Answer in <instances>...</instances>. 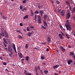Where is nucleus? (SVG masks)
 <instances>
[{
  "mask_svg": "<svg viewBox=\"0 0 75 75\" xmlns=\"http://www.w3.org/2000/svg\"><path fill=\"white\" fill-rule=\"evenodd\" d=\"M24 74H25V75H28V73H24Z\"/></svg>",
  "mask_w": 75,
  "mask_h": 75,
  "instance_id": "54",
  "label": "nucleus"
},
{
  "mask_svg": "<svg viewBox=\"0 0 75 75\" xmlns=\"http://www.w3.org/2000/svg\"><path fill=\"white\" fill-rule=\"evenodd\" d=\"M28 70H27V69L25 68V69L24 70V73H26L27 72Z\"/></svg>",
  "mask_w": 75,
  "mask_h": 75,
  "instance_id": "25",
  "label": "nucleus"
},
{
  "mask_svg": "<svg viewBox=\"0 0 75 75\" xmlns=\"http://www.w3.org/2000/svg\"><path fill=\"white\" fill-rule=\"evenodd\" d=\"M38 68V69H39V70H40V67L39 66H38V67H37Z\"/></svg>",
  "mask_w": 75,
  "mask_h": 75,
  "instance_id": "45",
  "label": "nucleus"
},
{
  "mask_svg": "<svg viewBox=\"0 0 75 75\" xmlns=\"http://www.w3.org/2000/svg\"><path fill=\"white\" fill-rule=\"evenodd\" d=\"M0 35L2 37H4V34H0Z\"/></svg>",
  "mask_w": 75,
  "mask_h": 75,
  "instance_id": "41",
  "label": "nucleus"
},
{
  "mask_svg": "<svg viewBox=\"0 0 75 75\" xmlns=\"http://www.w3.org/2000/svg\"><path fill=\"white\" fill-rule=\"evenodd\" d=\"M28 75H32V74L31 73H28Z\"/></svg>",
  "mask_w": 75,
  "mask_h": 75,
  "instance_id": "59",
  "label": "nucleus"
},
{
  "mask_svg": "<svg viewBox=\"0 0 75 75\" xmlns=\"http://www.w3.org/2000/svg\"><path fill=\"white\" fill-rule=\"evenodd\" d=\"M56 1V2L57 3V2H58V4H59L60 3L59 1H58V0H57V1Z\"/></svg>",
  "mask_w": 75,
  "mask_h": 75,
  "instance_id": "46",
  "label": "nucleus"
},
{
  "mask_svg": "<svg viewBox=\"0 0 75 75\" xmlns=\"http://www.w3.org/2000/svg\"><path fill=\"white\" fill-rule=\"evenodd\" d=\"M28 44H26L25 45V48H26V49H27V48H28Z\"/></svg>",
  "mask_w": 75,
  "mask_h": 75,
  "instance_id": "29",
  "label": "nucleus"
},
{
  "mask_svg": "<svg viewBox=\"0 0 75 75\" xmlns=\"http://www.w3.org/2000/svg\"><path fill=\"white\" fill-rule=\"evenodd\" d=\"M2 18H3V19H5V20H6V19H7V17L4 16H3Z\"/></svg>",
  "mask_w": 75,
  "mask_h": 75,
  "instance_id": "31",
  "label": "nucleus"
},
{
  "mask_svg": "<svg viewBox=\"0 0 75 75\" xmlns=\"http://www.w3.org/2000/svg\"><path fill=\"white\" fill-rule=\"evenodd\" d=\"M42 44L43 45H46V43H42Z\"/></svg>",
  "mask_w": 75,
  "mask_h": 75,
  "instance_id": "58",
  "label": "nucleus"
},
{
  "mask_svg": "<svg viewBox=\"0 0 75 75\" xmlns=\"http://www.w3.org/2000/svg\"><path fill=\"white\" fill-rule=\"evenodd\" d=\"M54 75H58V74L57 73H54Z\"/></svg>",
  "mask_w": 75,
  "mask_h": 75,
  "instance_id": "64",
  "label": "nucleus"
},
{
  "mask_svg": "<svg viewBox=\"0 0 75 75\" xmlns=\"http://www.w3.org/2000/svg\"><path fill=\"white\" fill-rule=\"evenodd\" d=\"M43 21L44 23L45 24L44 26H45V27H48V25H47V23H46V22H45V21H44V20H43Z\"/></svg>",
  "mask_w": 75,
  "mask_h": 75,
  "instance_id": "10",
  "label": "nucleus"
},
{
  "mask_svg": "<svg viewBox=\"0 0 75 75\" xmlns=\"http://www.w3.org/2000/svg\"><path fill=\"white\" fill-rule=\"evenodd\" d=\"M69 8H70V10H71V5H69Z\"/></svg>",
  "mask_w": 75,
  "mask_h": 75,
  "instance_id": "48",
  "label": "nucleus"
},
{
  "mask_svg": "<svg viewBox=\"0 0 75 75\" xmlns=\"http://www.w3.org/2000/svg\"><path fill=\"white\" fill-rule=\"evenodd\" d=\"M71 62H72V60L70 59L68 61V65H70L71 64Z\"/></svg>",
  "mask_w": 75,
  "mask_h": 75,
  "instance_id": "12",
  "label": "nucleus"
},
{
  "mask_svg": "<svg viewBox=\"0 0 75 75\" xmlns=\"http://www.w3.org/2000/svg\"><path fill=\"white\" fill-rule=\"evenodd\" d=\"M60 33H61L62 34V35L63 36H65V35H64V34L63 33H62V32H60Z\"/></svg>",
  "mask_w": 75,
  "mask_h": 75,
  "instance_id": "43",
  "label": "nucleus"
},
{
  "mask_svg": "<svg viewBox=\"0 0 75 75\" xmlns=\"http://www.w3.org/2000/svg\"><path fill=\"white\" fill-rule=\"evenodd\" d=\"M59 27L61 28V29H62L63 28V27H62V26L61 25H59Z\"/></svg>",
  "mask_w": 75,
  "mask_h": 75,
  "instance_id": "37",
  "label": "nucleus"
},
{
  "mask_svg": "<svg viewBox=\"0 0 75 75\" xmlns=\"http://www.w3.org/2000/svg\"><path fill=\"white\" fill-rule=\"evenodd\" d=\"M3 40L5 43L6 44H8V42H7V41L6 40V39H5L4 38H3Z\"/></svg>",
  "mask_w": 75,
  "mask_h": 75,
  "instance_id": "16",
  "label": "nucleus"
},
{
  "mask_svg": "<svg viewBox=\"0 0 75 75\" xmlns=\"http://www.w3.org/2000/svg\"><path fill=\"white\" fill-rule=\"evenodd\" d=\"M39 13L38 10H36L35 12V14H38Z\"/></svg>",
  "mask_w": 75,
  "mask_h": 75,
  "instance_id": "32",
  "label": "nucleus"
},
{
  "mask_svg": "<svg viewBox=\"0 0 75 75\" xmlns=\"http://www.w3.org/2000/svg\"><path fill=\"white\" fill-rule=\"evenodd\" d=\"M20 8L21 9V10H22L23 9V6L21 5L20 6Z\"/></svg>",
  "mask_w": 75,
  "mask_h": 75,
  "instance_id": "33",
  "label": "nucleus"
},
{
  "mask_svg": "<svg viewBox=\"0 0 75 75\" xmlns=\"http://www.w3.org/2000/svg\"><path fill=\"white\" fill-rule=\"evenodd\" d=\"M25 58L26 60L28 61V59H29V57H28V56H26L25 57Z\"/></svg>",
  "mask_w": 75,
  "mask_h": 75,
  "instance_id": "23",
  "label": "nucleus"
},
{
  "mask_svg": "<svg viewBox=\"0 0 75 75\" xmlns=\"http://www.w3.org/2000/svg\"><path fill=\"white\" fill-rule=\"evenodd\" d=\"M12 49L11 48V50H10V51L11 52V55H13V51H12Z\"/></svg>",
  "mask_w": 75,
  "mask_h": 75,
  "instance_id": "28",
  "label": "nucleus"
},
{
  "mask_svg": "<svg viewBox=\"0 0 75 75\" xmlns=\"http://www.w3.org/2000/svg\"><path fill=\"white\" fill-rule=\"evenodd\" d=\"M12 47L13 48L14 50L16 49V46L15 45V44H14V43H13Z\"/></svg>",
  "mask_w": 75,
  "mask_h": 75,
  "instance_id": "17",
  "label": "nucleus"
},
{
  "mask_svg": "<svg viewBox=\"0 0 75 75\" xmlns=\"http://www.w3.org/2000/svg\"><path fill=\"white\" fill-rule=\"evenodd\" d=\"M16 32H17V33H20V34H23L20 30H16Z\"/></svg>",
  "mask_w": 75,
  "mask_h": 75,
  "instance_id": "20",
  "label": "nucleus"
},
{
  "mask_svg": "<svg viewBox=\"0 0 75 75\" xmlns=\"http://www.w3.org/2000/svg\"><path fill=\"white\" fill-rule=\"evenodd\" d=\"M9 55V57H12V55L13 54H11H11H10V53L8 54Z\"/></svg>",
  "mask_w": 75,
  "mask_h": 75,
  "instance_id": "42",
  "label": "nucleus"
},
{
  "mask_svg": "<svg viewBox=\"0 0 75 75\" xmlns=\"http://www.w3.org/2000/svg\"><path fill=\"white\" fill-rule=\"evenodd\" d=\"M66 27V28L67 30H69V31H71L72 28V26H71V25H70L69 26H67Z\"/></svg>",
  "mask_w": 75,
  "mask_h": 75,
  "instance_id": "1",
  "label": "nucleus"
},
{
  "mask_svg": "<svg viewBox=\"0 0 75 75\" xmlns=\"http://www.w3.org/2000/svg\"><path fill=\"white\" fill-rule=\"evenodd\" d=\"M40 72L42 74V70H40Z\"/></svg>",
  "mask_w": 75,
  "mask_h": 75,
  "instance_id": "62",
  "label": "nucleus"
},
{
  "mask_svg": "<svg viewBox=\"0 0 75 75\" xmlns=\"http://www.w3.org/2000/svg\"><path fill=\"white\" fill-rule=\"evenodd\" d=\"M59 65H56L55 66H54L53 67V69H57L58 68V67H59Z\"/></svg>",
  "mask_w": 75,
  "mask_h": 75,
  "instance_id": "11",
  "label": "nucleus"
},
{
  "mask_svg": "<svg viewBox=\"0 0 75 75\" xmlns=\"http://www.w3.org/2000/svg\"><path fill=\"white\" fill-rule=\"evenodd\" d=\"M35 20H37V14H35Z\"/></svg>",
  "mask_w": 75,
  "mask_h": 75,
  "instance_id": "40",
  "label": "nucleus"
},
{
  "mask_svg": "<svg viewBox=\"0 0 75 75\" xmlns=\"http://www.w3.org/2000/svg\"><path fill=\"white\" fill-rule=\"evenodd\" d=\"M34 16V13H31L30 14V16Z\"/></svg>",
  "mask_w": 75,
  "mask_h": 75,
  "instance_id": "38",
  "label": "nucleus"
},
{
  "mask_svg": "<svg viewBox=\"0 0 75 75\" xmlns=\"http://www.w3.org/2000/svg\"><path fill=\"white\" fill-rule=\"evenodd\" d=\"M43 17L45 21L46 20H47V18L48 17V16L46 15H44L43 16Z\"/></svg>",
  "mask_w": 75,
  "mask_h": 75,
  "instance_id": "9",
  "label": "nucleus"
},
{
  "mask_svg": "<svg viewBox=\"0 0 75 75\" xmlns=\"http://www.w3.org/2000/svg\"><path fill=\"white\" fill-rule=\"evenodd\" d=\"M35 70H38V68L37 67H35Z\"/></svg>",
  "mask_w": 75,
  "mask_h": 75,
  "instance_id": "52",
  "label": "nucleus"
},
{
  "mask_svg": "<svg viewBox=\"0 0 75 75\" xmlns=\"http://www.w3.org/2000/svg\"><path fill=\"white\" fill-rule=\"evenodd\" d=\"M3 64H4V65H7V63L4 62Z\"/></svg>",
  "mask_w": 75,
  "mask_h": 75,
  "instance_id": "53",
  "label": "nucleus"
},
{
  "mask_svg": "<svg viewBox=\"0 0 75 75\" xmlns=\"http://www.w3.org/2000/svg\"><path fill=\"white\" fill-rule=\"evenodd\" d=\"M41 58L42 60L44 59H45V57H44V56H42L41 57Z\"/></svg>",
  "mask_w": 75,
  "mask_h": 75,
  "instance_id": "34",
  "label": "nucleus"
},
{
  "mask_svg": "<svg viewBox=\"0 0 75 75\" xmlns=\"http://www.w3.org/2000/svg\"><path fill=\"white\" fill-rule=\"evenodd\" d=\"M48 71H47L45 70L44 71V72L45 74H47Z\"/></svg>",
  "mask_w": 75,
  "mask_h": 75,
  "instance_id": "26",
  "label": "nucleus"
},
{
  "mask_svg": "<svg viewBox=\"0 0 75 75\" xmlns=\"http://www.w3.org/2000/svg\"><path fill=\"white\" fill-rule=\"evenodd\" d=\"M65 12L64 10H63L61 12V15L62 16H64V15H65Z\"/></svg>",
  "mask_w": 75,
  "mask_h": 75,
  "instance_id": "6",
  "label": "nucleus"
},
{
  "mask_svg": "<svg viewBox=\"0 0 75 75\" xmlns=\"http://www.w3.org/2000/svg\"><path fill=\"white\" fill-rule=\"evenodd\" d=\"M59 37L60 39H63V36L61 35V33L59 34Z\"/></svg>",
  "mask_w": 75,
  "mask_h": 75,
  "instance_id": "13",
  "label": "nucleus"
},
{
  "mask_svg": "<svg viewBox=\"0 0 75 75\" xmlns=\"http://www.w3.org/2000/svg\"><path fill=\"white\" fill-rule=\"evenodd\" d=\"M75 8H73V11H75Z\"/></svg>",
  "mask_w": 75,
  "mask_h": 75,
  "instance_id": "55",
  "label": "nucleus"
},
{
  "mask_svg": "<svg viewBox=\"0 0 75 75\" xmlns=\"http://www.w3.org/2000/svg\"><path fill=\"white\" fill-rule=\"evenodd\" d=\"M70 16H71V15L70 13H68L66 15V17L67 19H69L70 18Z\"/></svg>",
  "mask_w": 75,
  "mask_h": 75,
  "instance_id": "3",
  "label": "nucleus"
},
{
  "mask_svg": "<svg viewBox=\"0 0 75 75\" xmlns=\"http://www.w3.org/2000/svg\"><path fill=\"white\" fill-rule=\"evenodd\" d=\"M27 35L28 36V37H30L31 35L33 34V33L31 32H28L27 33Z\"/></svg>",
  "mask_w": 75,
  "mask_h": 75,
  "instance_id": "7",
  "label": "nucleus"
},
{
  "mask_svg": "<svg viewBox=\"0 0 75 75\" xmlns=\"http://www.w3.org/2000/svg\"><path fill=\"white\" fill-rule=\"evenodd\" d=\"M14 50L16 53V54H17V51L16 50V49H14Z\"/></svg>",
  "mask_w": 75,
  "mask_h": 75,
  "instance_id": "50",
  "label": "nucleus"
},
{
  "mask_svg": "<svg viewBox=\"0 0 75 75\" xmlns=\"http://www.w3.org/2000/svg\"><path fill=\"white\" fill-rule=\"evenodd\" d=\"M27 30L28 31H30V28L28 27H27Z\"/></svg>",
  "mask_w": 75,
  "mask_h": 75,
  "instance_id": "30",
  "label": "nucleus"
},
{
  "mask_svg": "<svg viewBox=\"0 0 75 75\" xmlns=\"http://www.w3.org/2000/svg\"><path fill=\"white\" fill-rule=\"evenodd\" d=\"M25 17L26 18H28V15H25Z\"/></svg>",
  "mask_w": 75,
  "mask_h": 75,
  "instance_id": "49",
  "label": "nucleus"
},
{
  "mask_svg": "<svg viewBox=\"0 0 75 75\" xmlns=\"http://www.w3.org/2000/svg\"><path fill=\"white\" fill-rule=\"evenodd\" d=\"M41 28H43V29H44L45 30H46V27L44 26L43 25H41Z\"/></svg>",
  "mask_w": 75,
  "mask_h": 75,
  "instance_id": "24",
  "label": "nucleus"
},
{
  "mask_svg": "<svg viewBox=\"0 0 75 75\" xmlns=\"http://www.w3.org/2000/svg\"><path fill=\"white\" fill-rule=\"evenodd\" d=\"M40 15L41 16H42L43 14H44V11L43 10H40Z\"/></svg>",
  "mask_w": 75,
  "mask_h": 75,
  "instance_id": "8",
  "label": "nucleus"
},
{
  "mask_svg": "<svg viewBox=\"0 0 75 75\" xmlns=\"http://www.w3.org/2000/svg\"><path fill=\"white\" fill-rule=\"evenodd\" d=\"M4 35L5 38H8V34L7 32L6 31L4 32Z\"/></svg>",
  "mask_w": 75,
  "mask_h": 75,
  "instance_id": "4",
  "label": "nucleus"
},
{
  "mask_svg": "<svg viewBox=\"0 0 75 75\" xmlns=\"http://www.w3.org/2000/svg\"><path fill=\"white\" fill-rule=\"evenodd\" d=\"M34 50H37V48H35V47H34Z\"/></svg>",
  "mask_w": 75,
  "mask_h": 75,
  "instance_id": "60",
  "label": "nucleus"
},
{
  "mask_svg": "<svg viewBox=\"0 0 75 75\" xmlns=\"http://www.w3.org/2000/svg\"><path fill=\"white\" fill-rule=\"evenodd\" d=\"M43 6L42 5H38V7L39 9H41L43 7Z\"/></svg>",
  "mask_w": 75,
  "mask_h": 75,
  "instance_id": "14",
  "label": "nucleus"
},
{
  "mask_svg": "<svg viewBox=\"0 0 75 75\" xmlns=\"http://www.w3.org/2000/svg\"><path fill=\"white\" fill-rule=\"evenodd\" d=\"M61 71H59V74H61Z\"/></svg>",
  "mask_w": 75,
  "mask_h": 75,
  "instance_id": "56",
  "label": "nucleus"
},
{
  "mask_svg": "<svg viewBox=\"0 0 75 75\" xmlns=\"http://www.w3.org/2000/svg\"><path fill=\"white\" fill-rule=\"evenodd\" d=\"M20 26H21V27H22L23 25V24L21 23H20Z\"/></svg>",
  "mask_w": 75,
  "mask_h": 75,
  "instance_id": "51",
  "label": "nucleus"
},
{
  "mask_svg": "<svg viewBox=\"0 0 75 75\" xmlns=\"http://www.w3.org/2000/svg\"><path fill=\"white\" fill-rule=\"evenodd\" d=\"M21 61H24V59H21Z\"/></svg>",
  "mask_w": 75,
  "mask_h": 75,
  "instance_id": "57",
  "label": "nucleus"
},
{
  "mask_svg": "<svg viewBox=\"0 0 75 75\" xmlns=\"http://www.w3.org/2000/svg\"><path fill=\"white\" fill-rule=\"evenodd\" d=\"M37 17L38 20V19H41V17H40V15H38Z\"/></svg>",
  "mask_w": 75,
  "mask_h": 75,
  "instance_id": "27",
  "label": "nucleus"
},
{
  "mask_svg": "<svg viewBox=\"0 0 75 75\" xmlns=\"http://www.w3.org/2000/svg\"><path fill=\"white\" fill-rule=\"evenodd\" d=\"M18 54L19 55L20 57V58H22V57L23 56V55L21 53H20V54H19V53H18Z\"/></svg>",
  "mask_w": 75,
  "mask_h": 75,
  "instance_id": "22",
  "label": "nucleus"
},
{
  "mask_svg": "<svg viewBox=\"0 0 75 75\" xmlns=\"http://www.w3.org/2000/svg\"><path fill=\"white\" fill-rule=\"evenodd\" d=\"M4 45L5 46V47H7V45H6V44H5V43H4Z\"/></svg>",
  "mask_w": 75,
  "mask_h": 75,
  "instance_id": "47",
  "label": "nucleus"
},
{
  "mask_svg": "<svg viewBox=\"0 0 75 75\" xmlns=\"http://www.w3.org/2000/svg\"><path fill=\"white\" fill-rule=\"evenodd\" d=\"M30 28H34V26H30L29 27Z\"/></svg>",
  "mask_w": 75,
  "mask_h": 75,
  "instance_id": "44",
  "label": "nucleus"
},
{
  "mask_svg": "<svg viewBox=\"0 0 75 75\" xmlns=\"http://www.w3.org/2000/svg\"><path fill=\"white\" fill-rule=\"evenodd\" d=\"M66 3H67V5H70V4H69V2L67 1V2H66Z\"/></svg>",
  "mask_w": 75,
  "mask_h": 75,
  "instance_id": "36",
  "label": "nucleus"
},
{
  "mask_svg": "<svg viewBox=\"0 0 75 75\" xmlns=\"http://www.w3.org/2000/svg\"><path fill=\"white\" fill-rule=\"evenodd\" d=\"M18 38H22H22H23V37H22L21 36L19 35Z\"/></svg>",
  "mask_w": 75,
  "mask_h": 75,
  "instance_id": "39",
  "label": "nucleus"
},
{
  "mask_svg": "<svg viewBox=\"0 0 75 75\" xmlns=\"http://www.w3.org/2000/svg\"><path fill=\"white\" fill-rule=\"evenodd\" d=\"M65 35L67 38H68V39L70 38V37L69 36V35H68V34L67 33H66Z\"/></svg>",
  "mask_w": 75,
  "mask_h": 75,
  "instance_id": "18",
  "label": "nucleus"
},
{
  "mask_svg": "<svg viewBox=\"0 0 75 75\" xmlns=\"http://www.w3.org/2000/svg\"><path fill=\"white\" fill-rule=\"evenodd\" d=\"M70 55H74V52H70Z\"/></svg>",
  "mask_w": 75,
  "mask_h": 75,
  "instance_id": "19",
  "label": "nucleus"
},
{
  "mask_svg": "<svg viewBox=\"0 0 75 75\" xmlns=\"http://www.w3.org/2000/svg\"><path fill=\"white\" fill-rule=\"evenodd\" d=\"M47 41L48 42H51V40L50 39V38L49 37H48L47 38Z\"/></svg>",
  "mask_w": 75,
  "mask_h": 75,
  "instance_id": "21",
  "label": "nucleus"
},
{
  "mask_svg": "<svg viewBox=\"0 0 75 75\" xmlns=\"http://www.w3.org/2000/svg\"><path fill=\"white\" fill-rule=\"evenodd\" d=\"M23 3L25 4L26 3V0H24L23 1Z\"/></svg>",
  "mask_w": 75,
  "mask_h": 75,
  "instance_id": "35",
  "label": "nucleus"
},
{
  "mask_svg": "<svg viewBox=\"0 0 75 75\" xmlns=\"http://www.w3.org/2000/svg\"><path fill=\"white\" fill-rule=\"evenodd\" d=\"M66 27L67 26H69V25H70V23L69 22V20H67V21L66 22V24L65 25Z\"/></svg>",
  "mask_w": 75,
  "mask_h": 75,
  "instance_id": "2",
  "label": "nucleus"
},
{
  "mask_svg": "<svg viewBox=\"0 0 75 75\" xmlns=\"http://www.w3.org/2000/svg\"><path fill=\"white\" fill-rule=\"evenodd\" d=\"M47 51H49V48H47Z\"/></svg>",
  "mask_w": 75,
  "mask_h": 75,
  "instance_id": "61",
  "label": "nucleus"
},
{
  "mask_svg": "<svg viewBox=\"0 0 75 75\" xmlns=\"http://www.w3.org/2000/svg\"><path fill=\"white\" fill-rule=\"evenodd\" d=\"M38 22L39 24H41V23H42V22H41V19H38Z\"/></svg>",
  "mask_w": 75,
  "mask_h": 75,
  "instance_id": "15",
  "label": "nucleus"
},
{
  "mask_svg": "<svg viewBox=\"0 0 75 75\" xmlns=\"http://www.w3.org/2000/svg\"><path fill=\"white\" fill-rule=\"evenodd\" d=\"M5 50H6V51H7V50H8L7 48L5 47Z\"/></svg>",
  "mask_w": 75,
  "mask_h": 75,
  "instance_id": "63",
  "label": "nucleus"
},
{
  "mask_svg": "<svg viewBox=\"0 0 75 75\" xmlns=\"http://www.w3.org/2000/svg\"><path fill=\"white\" fill-rule=\"evenodd\" d=\"M60 50H61V51L64 52L65 51V49L64 48V47L62 46L60 47Z\"/></svg>",
  "mask_w": 75,
  "mask_h": 75,
  "instance_id": "5",
  "label": "nucleus"
}]
</instances>
